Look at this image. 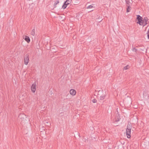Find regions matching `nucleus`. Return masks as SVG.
Segmentation results:
<instances>
[{
    "label": "nucleus",
    "instance_id": "nucleus-19",
    "mask_svg": "<svg viewBox=\"0 0 149 149\" xmlns=\"http://www.w3.org/2000/svg\"><path fill=\"white\" fill-rule=\"evenodd\" d=\"M137 49L135 48H133L132 49V51L133 52H136Z\"/></svg>",
    "mask_w": 149,
    "mask_h": 149
},
{
    "label": "nucleus",
    "instance_id": "nucleus-9",
    "mask_svg": "<svg viewBox=\"0 0 149 149\" xmlns=\"http://www.w3.org/2000/svg\"><path fill=\"white\" fill-rule=\"evenodd\" d=\"M68 5L69 4H68L67 3L66 1H65L63 3V4L62 7V8L63 9H65L66 8Z\"/></svg>",
    "mask_w": 149,
    "mask_h": 149
},
{
    "label": "nucleus",
    "instance_id": "nucleus-8",
    "mask_svg": "<svg viewBox=\"0 0 149 149\" xmlns=\"http://www.w3.org/2000/svg\"><path fill=\"white\" fill-rule=\"evenodd\" d=\"M70 93L71 95H72L73 96H74V95L76 94V91L72 89L70 90Z\"/></svg>",
    "mask_w": 149,
    "mask_h": 149
},
{
    "label": "nucleus",
    "instance_id": "nucleus-23",
    "mask_svg": "<svg viewBox=\"0 0 149 149\" xmlns=\"http://www.w3.org/2000/svg\"><path fill=\"white\" fill-rule=\"evenodd\" d=\"M108 149H111L109 148Z\"/></svg>",
    "mask_w": 149,
    "mask_h": 149
},
{
    "label": "nucleus",
    "instance_id": "nucleus-14",
    "mask_svg": "<svg viewBox=\"0 0 149 149\" xmlns=\"http://www.w3.org/2000/svg\"><path fill=\"white\" fill-rule=\"evenodd\" d=\"M59 3V1H55V3H54V6L55 7H56V6L57 4H58Z\"/></svg>",
    "mask_w": 149,
    "mask_h": 149
},
{
    "label": "nucleus",
    "instance_id": "nucleus-1",
    "mask_svg": "<svg viewBox=\"0 0 149 149\" xmlns=\"http://www.w3.org/2000/svg\"><path fill=\"white\" fill-rule=\"evenodd\" d=\"M136 19L138 20L137 23H138L140 25H143V24L142 22L143 18L140 15H137Z\"/></svg>",
    "mask_w": 149,
    "mask_h": 149
},
{
    "label": "nucleus",
    "instance_id": "nucleus-18",
    "mask_svg": "<svg viewBox=\"0 0 149 149\" xmlns=\"http://www.w3.org/2000/svg\"><path fill=\"white\" fill-rule=\"evenodd\" d=\"M93 7V6H92V5H90L89 6H88L87 7V9H89V8H92Z\"/></svg>",
    "mask_w": 149,
    "mask_h": 149
},
{
    "label": "nucleus",
    "instance_id": "nucleus-2",
    "mask_svg": "<svg viewBox=\"0 0 149 149\" xmlns=\"http://www.w3.org/2000/svg\"><path fill=\"white\" fill-rule=\"evenodd\" d=\"M24 61L25 64L27 65L29 61V54H27L24 56Z\"/></svg>",
    "mask_w": 149,
    "mask_h": 149
},
{
    "label": "nucleus",
    "instance_id": "nucleus-5",
    "mask_svg": "<svg viewBox=\"0 0 149 149\" xmlns=\"http://www.w3.org/2000/svg\"><path fill=\"white\" fill-rule=\"evenodd\" d=\"M36 84L35 83H34L32 85L31 87V90L33 93H34L36 91Z\"/></svg>",
    "mask_w": 149,
    "mask_h": 149
},
{
    "label": "nucleus",
    "instance_id": "nucleus-21",
    "mask_svg": "<svg viewBox=\"0 0 149 149\" xmlns=\"http://www.w3.org/2000/svg\"><path fill=\"white\" fill-rule=\"evenodd\" d=\"M148 38L149 39V29L148 30L147 33Z\"/></svg>",
    "mask_w": 149,
    "mask_h": 149
},
{
    "label": "nucleus",
    "instance_id": "nucleus-15",
    "mask_svg": "<svg viewBox=\"0 0 149 149\" xmlns=\"http://www.w3.org/2000/svg\"><path fill=\"white\" fill-rule=\"evenodd\" d=\"M65 1L68 4H69L71 3L72 0H66Z\"/></svg>",
    "mask_w": 149,
    "mask_h": 149
},
{
    "label": "nucleus",
    "instance_id": "nucleus-6",
    "mask_svg": "<svg viewBox=\"0 0 149 149\" xmlns=\"http://www.w3.org/2000/svg\"><path fill=\"white\" fill-rule=\"evenodd\" d=\"M131 130L127 129L126 130V135L128 138H130L131 137Z\"/></svg>",
    "mask_w": 149,
    "mask_h": 149
},
{
    "label": "nucleus",
    "instance_id": "nucleus-10",
    "mask_svg": "<svg viewBox=\"0 0 149 149\" xmlns=\"http://www.w3.org/2000/svg\"><path fill=\"white\" fill-rule=\"evenodd\" d=\"M132 127V125L131 124H128L127 125V129H129L130 130H131Z\"/></svg>",
    "mask_w": 149,
    "mask_h": 149
},
{
    "label": "nucleus",
    "instance_id": "nucleus-13",
    "mask_svg": "<svg viewBox=\"0 0 149 149\" xmlns=\"http://www.w3.org/2000/svg\"><path fill=\"white\" fill-rule=\"evenodd\" d=\"M126 3L127 5H130V0H125Z\"/></svg>",
    "mask_w": 149,
    "mask_h": 149
},
{
    "label": "nucleus",
    "instance_id": "nucleus-3",
    "mask_svg": "<svg viewBox=\"0 0 149 149\" xmlns=\"http://www.w3.org/2000/svg\"><path fill=\"white\" fill-rule=\"evenodd\" d=\"M102 95H100L99 94H98V95L100 96V99L101 100H103L105 97V94L106 93L105 92H104L103 91H102Z\"/></svg>",
    "mask_w": 149,
    "mask_h": 149
},
{
    "label": "nucleus",
    "instance_id": "nucleus-12",
    "mask_svg": "<svg viewBox=\"0 0 149 149\" xmlns=\"http://www.w3.org/2000/svg\"><path fill=\"white\" fill-rule=\"evenodd\" d=\"M31 34L33 36H34L35 34V29H33L32 30L31 32Z\"/></svg>",
    "mask_w": 149,
    "mask_h": 149
},
{
    "label": "nucleus",
    "instance_id": "nucleus-16",
    "mask_svg": "<svg viewBox=\"0 0 149 149\" xmlns=\"http://www.w3.org/2000/svg\"><path fill=\"white\" fill-rule=\"evenodd\" d=\"M120 117H117V118H116L115 119V121L116 122L119 121L120 120Z\"/></svg>",
    "mask_w": 149,
    "mask_h": 149
},
{
    "label": "nucleus",
    "instance_id": "nucleus-20",
    "mask_svg": "<svg viewBox=\"0 0 149 149\" xmlns=\"http://www.w3.org/2000/svg\"><path fill=\"white\" fill-rule=\"evenodd\" d=\"M97 101L95 99H94L93 100H92V101L93 103H96Z\"/></svg>",
    "mask_w": 149,
    "mask_h": 149
},
{
    "label": "nucleus",
    "instance_id": "nucleus-4",
    "mask_svg": "<svg viewBox=\"0 0 149 149\" xmlns=\"http://www.w3.org/2000/svg\"><path fill=\"white\" fill-rule=\"evenodd\" d=\"M148 18L147 17H144V19H143L142 21V22L143 24V26H145L147 24H148Z\"/></svg>",
    "mask_w": 149,
    "mask_h": 149
},
{
    "label": "nucleus",
    "instance_id": "nucleus-22",
    "mask_svg": "<svg viewBox=\"0 0 149 149\" xmlns=\"http://www.w3.org/2000/svg\"><path fill=\"white\" fill-rule=\"evenodd\" d=\"M99 92H100V91H99Z\"/></svg>",
    "mask_w": 149,
    "mask_h": 149
},
{
    "label": "nucleus",
    "instance_id": "nucleus-7",
    "mask_svg": "<svg viewBox=\"0 0 149 149\" xmlns=\"http://www.w3.org/2000/svg\"><path fill=\"white\" fill-rule=\"evenodd\" d=\"M23 38L28 43H29L30 42V39L29 36H24Z\"/></svg>",
    "mask_w": 149,
    "mask_h": 149
},
{
    "label": "nucleus",
    "instance_id": "nucleus-11",
    "mask_svg": "<svg viewBox=\"0 0 149 149\" xmlns=\"http://www.w3.org/2000/svg\"><path fill=\"white\" fill-rule=\"evenodd\" d=\"M127 12H129L130 11V8L131 7L130 6V5H127Z\"/></svg>",
    "mask_w": 149,
    "mask_h": 149
},
{
    "label": "nucleus",
    "instance_id": "nucleus-17",
    "mask_svg": "<svg viewBox=\"0 0 149 149\" xmlns=\"http://www.w3.org/2000/svg\"><path fill=\"white\" fill-rule=\"evenodd\" d=\"M129 67V65H127L124 68V69L125 70H127L128 69Z\"/></svg>",
    "mask_w": 149,
    "mask_h": 149
}]
</instances>
